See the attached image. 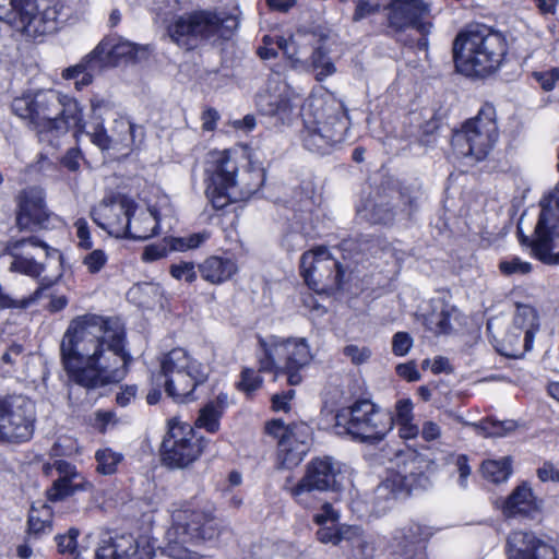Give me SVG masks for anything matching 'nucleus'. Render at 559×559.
<instances>
[{"mask_svg": "<svg viewBox=\"0 0 559 559\" xmlns=\"http://www.w3.org/2000/svg\"><path fill=\"white\" fill-rule=\"evenodd\" d=\"M60 350L70 379L86 389L121 381L131 360L124 350V330L120 322L96 314L74 319L64 333Z\"/></svg>", "mask_w": 559, "mask_h": 559, "instance_id": "obj_1", "label": "nucleus"}, {"mask_svg": "<svg viewBox=\"0 0 559 559\" xmlns=\"http://www.w3.org/2000/svg\"><path fill=\"white\" fill-rule=\"evenodd\" d=\"M171 526L165 535L163 551L173 559H199L200 548L214 544L222 525L211 511L182 507L173 512Z\"/></svg>", "mask_w": 559, "mask_h": 559, "instance_id": "obj_2", "label": "nucleus"}, {"mask_svg": "<svg viewBox=\"0 0 559 559\" xmlns=\"http://www.w3.org/2000/svg\"><path fill=\"white\" fill-rule=\"evenodd\" d=\"M507 53L506 38L486 25H473L453 43V59L459 72L486 76L499 69Z\"/></svg>", "mask_w": 559, "mask_h": 559, "instance_id": "obj_3", "label": "nucleus"}, {"mask_svg": "<svg viewBox=\"0 0 559 559\" xmlns=\"http://www.w3.org/2000/svg\"><path fill=\"white\" fill-rule=\"evenodd\" d=\"M302 117L301 140L308 151L325 154L345 140L348 117L343 104L332 95L308 98Z\"/></svg>", "mask_w": 559, "mask_h": 559, "instance_id": "obj_4", "label": "nucleus"}, {"mask_svg": "<svg viewBox=\"0 0 559 559\" xmlns=\"http://www.w3.org/2000/svg\"><path fill=\"white\" fill-rule=\"evenodd\" d=\"M206 195L216 210L249 199L264 181V171L247 167L239 173L237 160L227 152L219 153L207 169Z\"/></svg>", "mask_w": 559, "mask_h": 559, "instance_id": "obj_5", "label": "nucleus"}, {"mask_svg": "<svg viewBox=\"0 0 559 559\" xmlns=\"http://www.w3.org/2000/svg\"><path fill=\"white\" fill-rule=\"evenodd\" d=\"M237 27L234 16H223L213 10H194L175 17L167 32L171 41L191 50L204 40L229 39Z\"/></svg>", "mask_w": 559, "mask_h": 559, "instance_id": "obj_6", "label": "nucleus"}, {"mask_svg": "<svg viewBox=\"0 0 559 559\" xmlns=\"http://www.w3.org/2000/svg\"><path fill=\"white\" fill-rule=\"evenodd\" d=\"M393 425L394 417L391 413L366 399L357 400L352 405L338 409L335 415V427L342 429L338 433L349 435L352 439L360 442L381 441Z\"/></svg>", "mask_w": 559, "mask_h": 559, "instance_id": "obj_7", "label": "nucleus"}, {"mask_svg": "<svg viewBox=\"0 0 559 559\" xmlns=\"http://www.w3.org/2000/svg\"><path fill=\"white\" fill-rule=\"evenodd\" d=\"M263 357L259 359L260 371L283 373L287 376L290 385H297L302 381L300 371L309 365L312 354L306 338H280L270 337L269 341L260 340Z\"/></svg>", "mask_w": 559, "mask_h": 559, "instance_id": "obj_8", "label": "nucleus"}, {"mask_svg": "<svg viewBox=\"0 0 559 559\" xmlns=\"http://www.w3.org/2000/svg\"><path fill=\"white\" fill-rule=\"evenodd\" d=\"M342 480L340 462L332 456H317L307 463L304 476L287 491L299 506L312 508L318 492L338 491Z\"/></svg>", "mask_w": 559, "mask_h": 559, "instance_id": "obj_9", "label": "nucleus"}, {"mask_svg": "<svg viewBox=\"0 0 559 559\" xmlns=\"http://www.w3.org/2000/svg\"><path fill=\"white\" fill-rule=\"evenodd\" d=\"M437 468V459L427 453L412 451L408 460L400 469L386 477L376 489L377 498L396 499L408 496L413 490L426 489L429 485L428 474Z\"/></svg>", "mask_w": 559, "mask_h": 559, "instance_id": "obj_10", "label": "nucleus"}, {"mask_svg": "<svg viewBox=\"0 0 559 559\" xmlns=\"http://www.w3.org/2000/svg\"><path fill=\"white\" fill-rule=\"evenodd\" d=\"M498 140L496 109L491 104H485L476 117L467 120L454 141L461 147L460 153L483 160L492 150Z\"/></svg>", "mask_w": 559, "mask_h": 559, "instance_id": "obj_11", "label": "nucleus"}, {"mask_svg": "<svg viewBox=\"0 0 559 559\" xmlns=\"http://www.w3.org/2000/svg\"><path fill=\"white\" fill-rule=\"evenodd\" d=\"M348 267L325 248L307 251L300 259V273L306 284L320 294L340 289Z\"/></svg>", "mask_w": 559, "mask_h": 559, "instance_id": "obj_12", "label": "nucleus"}, {"mask_svg": "<svg viewBox=\"0 0 559 559\" xmlns=\"http://www.w3.org/2000/svg\"><path fill=\"white\" fill-rule=\"evenodd\" d=\"M203 441L189 424L169 421V430L160 448L163 464L169 468L188 467L200 457L204 448Z\"/></svg>", "mask_w": 559, "mask_h": 559, "instance_id": "obj_13", "label": "nucleus"}, {"mask_svg": "<svg viewBox=\"0 0 559 559\" xmlns=\"http://www.w3.org/2000/svg\"><path fill=\"white\" fill-rule=\"evenodd\" d=\"M34 404L24 395L0 397V442L22 443L34 432Z\"/></svg>", "mask_w": 559, "mask_h": 559, "instance_id": "obj_14", "label": "nucleus"}, {"mask_svg": "<svg viewBox=\"0 0 559 559\" xmlns=\"http://www.w3.org/2000/svg\"><path fill=\"white\" fill-rule=\"evenodd\" d=\"M421 192L419 188L403 187L397 192V203L393 204L383 197L367 200L358 207V215L370 224L388 225L397 216L412 218L419 207Z\"/></svg>", "mask_w": 559, "mask_h": 559, "instance_id": "obj_15", "label": "nucleus"}, {"mask_svg": "<svg viewBox=\"0 0 559 559\" xmlns=\"http://www.w3.org/2000/svg\"><path fill=\"white\" fill-rule=\"evenodd\" d=\"M86 133L92 143L102 151L114 150L124 156L138 148L145 138L144 128L134 124L126 117H119L114 120L111 134L107 133L106 128L100 121L92 122L91 130H87Z\"/></svg>", "mask_w": 559, "mask_h": 559, "instance_id": "obj_16", "label": "nucleus"}, {"mask_svg": "<svg viewBox=\"0 0 559 559\" xmlns=\"http://www.w3.org/2000/svg\"><path fill=\"white\" fill-rule=\"evenodd\" d=\"M37 249H40L47 259V262L37 263V282L40 285L37 289V302L55 313L68 305V298L56 292L48 293L46 288L62 276V254L39 239H37Z\"/></svg>", "mask_w": 559, "mask_h": 559, "instance_id": "obj_17", "label": "nucleus"}, {"mask_svg": "<svg viewBox=\"0 0 559 559\" xmlns=\"http://www.w3.org/2000/svg\"><path fill=\"white\" fill-rule=\"evenodd\" d=\"M386 10L388 27L395 33L415 28L427 35L432 24L429 21L431 3L429 0H390Z\"/></svg>", "mask_w": 559, "mask_h": 559, "instance_id": "obj_18", "label": "nucleus"}, {"mask_svg": "<svg viewBox=\"0 0 559 559\" xmlns=\"http://www.w3.org/2000/svg\"><path fill=\"white\" fill-rule=\"evenodd\" d=\"M154 546L147 539L131 534H105L95 551V559H152Z\"/></svg>", "mask_w": 559, "mask_h": 559, "instance_id": "obj_19", "label": "nucleus"}, {"mask_svg": "<svg viewBox=\"0 0 559 559\" xmlns=\"http://www.w3.org/2000/svg\"><path fill=\"white\" fill-rule=\"evenodd\" d=\"M53 472L58 477L53 480L51 487L47 490L49 501H61L72 496L76 491H87L93 488L92 483L76 471V467L63 460H56L53 464H44L43 473L46 476H52Z\"/></svg>", "mask_w": 559, "mask_h": 559, "instance_id": "obj_20", "label": "nucleus"}, {"mask_svg": "<svg viewBox=\"0 0 559 559\" xmlns=\"http://www.w3.org/2000/svg\"><path fill=\"white\" fill-rule=\"evenodd\" d=\"M138 205L127 197H120L110 203H103L91 212L92 219L102 229L115 237L126 235L127 222L136 212Z\"/></svg>", "mask_w": 559, "mask_h": 559, "instance_id": "obj_21", "label": "nucleus"}, {"mask_svg": "<svg viewBox=\"0 0 559 559\" xmlns=\"http://www.w3.org/2000/svg\"><path fill=\"white\" fill-rule=\"evenodd\" d=\"M207 379V371L203 365L191 367V371L162 377V383L166 393L176 402H189L194 400L195 388Z\"/></svg>", "mask_w": 559, "mask_h": 559, "instance_id": "obj_22", "label": "nucleus"}, {"mask_svg": "<svg viewBox=\"0 0 559 559\" xmlns=\"http://www.w3.org/2000/svg\"><path fill=\"white\" fill-rule=\"evenodd\" d=\"M547 214L542 211L535 227L536 238L530 241L528 237L522 236V243H530L534 254L546 263H559V221L554 227L552 234L547 230Z\"/></svg>", "mask_w": 559, "mask_h": 559, "instance_id": "obj_23", "label": "nucleus"}, {"mask_svg": "<svg viewBox=\"0 0 559 559\" xmlns=\"http://www.w3.org/2000/svg\"><path fill=\"white\" fill-rule=\"evenodd\" d=\"M102 46L103 48L97 53L102 69L116 67L121 62L134 61L138 53L145 50L144 47L116 35L105 37L96 47Z\"/></svg>", "mask_w": 559, "mask_h": 559, "instance_id": "obj_24", "label": "nucleus"}, {"mask_svg": "<svg viewBox=\"0 0 559 559\" xmlns=\"http://www.w3.org/2000/svg\"><path fill=\"white\" fill-rule=\"evenodd\" d=\"M35 0H0V20L7 22L22 36L32 37L35 29Z\"/></svg>", "mask_w": 559, "mask_h": 559, "instance_id": "obj_25", "label": "nucleus"}, {"mask_svg": "<svg viewBox=\"0 0 559 559\" xmlns=\"http://www.w3.org/2000/svg\"><path fill=\"white\" fill-rule=\"evenodd\" d=\"M432 534L431 527L409 522L393 532L390 547L396 554L412 556Z\"/></svg>", "mask_w": 559, "mask_h": 559, "instance_id": "obj_26", "label": "nucleus"}, {"mask_svg": "<svg viewBox=\"0 0 559 559\" xmlns=\"http://www.w3.org/2000/svg\"><path fill=\"white\" fill-rule=\"evenodd\" d=\"M309 435H294L290 438H285L277 441V467L283 469H292L298 466L307 455L310 444Z\"/></svg>", "mask_w": 559, "mask_h": 559, "instance_id": "obj_27", "label": "nucleus"}, {"mask_svg": "<svg viewBox=\"0 0 559 559\" xmlns=\"http://www.w3.org/2000/svg\"><path fill=\"white\" fill-rule=\"evenodd\" d=\"M457 309L444 299L437 298L430 302V309L424 314V324L436 335L449 334L452 321L456 320Z\"/></svg>", "mask_w": 559, "mask_h": 559, "instance_id": "obj_28", "label": "nucleus"}, {"mask_svg": "<svg viewBox=\"0 0 559 559\" xmlns=\"http://www.w3.org/2000/svg\"><path fill=\"white\" fill-rule=\"evenodd\" d=\"M63 95L53 90L37 91V131L40 136L53 132L51 123L62 109Z\"/></svg>", "mask_w": 559, "mask_h": 559, "instance_id": "obj_29", "label": "nucleus"}, {"mask_svg": "<svg viewBox=\"0 0 559 559\" xmlns=\"http://www.w3.org/2000/svg\"><path fill=\"white\" fill-rule=\"evenodd\" d=\"M62 109H59L57 119L51 123L52 134L58 136L66 134L70 128H76L83 131L85 122L83 121V112L79 102L72 97L63 95Z\"/></svg>", "mask_w": 559, "mask_h": 559, "instance_id": "obj_30", "label": "nucleus"}, {"mask_svg": "<svg viewBox=\"0 0 559 559\" xmlns=\"http://www.w3.org/2000/svg\"><path fill=\"white\" fill-rule=\"evenodd\" d=\"M103 48L95 47L79 63L71 66L62 71V78L66 80H75L74 84L78 90L90 85L93 82L94 74L103 69L97 59L98 51Z\"/></svg>", "mask_w": 559, "mask_h": 559, "instance_id": "obj_31", "label": "nucleus"}, {"mask_svg": "<svg viewBox=\"0 0 559 559\" xmlns=\"http://www.w3.org/2000/svg\"><path fill=\"white\" fill-rule=\"evenodd\" d=\"M198 269L201 277L213 285L228 281L238 270L233 259L218 255L209 257Z\"/></svg>", "mask_w": 559, "mask_h": 559, "instance_id": "obj_32", "label": "nucleus"}, {"mask_svg": "<svg viewBox=\"0 0 559 559\" xmlns=\"http://www.w3.org/2000/svg\"><path fill=\"white\" fill-rule=\"evenodd\" d=\"M158 226L159 222L155 211L136 210L127 222L126 235L123 237L134 240H146L157 234Z\"/></svg>", "mask_w": 559, "mask_h": 559, "instance_id": "obj_33", "label": "nucleus"}, {"mask_svg": "<svg viewBox=\"0 0 559 559\" xmlns=\"http://www.w3.org/2000/svg\"><path fill=\"white\" fill-rule=\"evenodd\" d=\"M259 111L264 116L278 117L282 121L289 117L293 105L287 91L278 94L262 93L257 97Z\"/></svg>", "mask_w": 559, "mask_h": 559, "instance_id": "obj_34", "label": "nucleus"}, {"mask_svg": "<svg viewBox=\"0 0 559 559\" xmlns=\"http://www.w3.org/2000/svg\"><path fill=\"white\" fill-rule=\"evenodd\" d=\"M202 365L181 348H174L167 353L160 361V373L156 378L157 385L162 384V377L191 371V367Z\"/></svg>", "mask_w": 559, "mask_h": 559, "instance_id": "obj_35", "label": "nucleus"}, {"mask_svg": "<svg viewBox=\"0 0 559 559\" xmlns=\"http://www.w3.org/2000/svg\"><path fill=\"white\" fill-rule=\"evenodd\" d=\"M539 545H547L532 533L515 531L507 539L508 559H528Z\"/></svg>", "mask_w": 559, "mask_h": 559, "instance_id": "obj_36", "label": "nucleus"}, {"mask_svg": "<svg viewBox=\"0 0 559 559\" xmlns=\"http://www.w3.org/2000/svg\"><path fill=\"white\" fill-rule=\"evenodd\" d=\"M511 325L514 330L524 331V350H530L539 329L536 310L528 305H518Z\"/></svg>", "mask_w": 559, "mask_h": 559, "instance_id": "obj_37", "label": "nucleus"}, {"mask_svg": "<svg viewBox=\"0 0 559 559\" xmlns=\"http://www.w3.org/2000/svg\"><path fill=\"white\" fill-rule=\"evenodd\" d=\"M227 404L228 395L219 393L214 401L209 402L200 409L199 417L195 421L197 427L203 428L211 433L218 431L219 419L223 416Z\"/></svg>", "mask_w": 559, "mask_h": 559, "instance_id": "obj_38", "label": "nucleus"}, {"mask_svg": "<svg viewBox=\"0 0 559 559\" xmlns=\"http://www.w3.org/2000/svg\"><path fill=\"white\" fill-rule=\"evenodd\" d=\"M533 510H535L533 493L525 484L518 486L503 504V513L509 518L519 514L528 515Z\"/></svg>", "mask_w": 559, "mask_h": 559, "instance_id": "obj_39", "label": "nucleus"}, {"mask_svg": "<svg viewBox=\"0 0 559 559\" xmlns=\"http://www.w3.org/2000/svg\"><path fill=\"white\" fill-rule=\"evenodd\" d=\"M35 195L33 190H24L17 197L16 224L21 229L35 225Z\"/></svg>", "mask_w": 559, "mask_h": 559, "instance_id": "obj_40", "label": "nucleus"}, {"mask_svg": "<svg viewBox=\"0 0 559 559\" xmlns=\"http://www.w3.org/2000/svg\"><path fill=\"white\" fill-rule=\"evenodd\" d=\"M309 67L314 73L317 81H323L325 78L332 75L336 70L322 45L313 47Z\"/></svg>", "mask_w": 559, "mask_h": 559, "instance_id": "obj_41", "label": "nucleus"}, {"mask_svg": "<svg viewBox=\"0 0 559 559\" xmlns=\"http://www.w3.org/2000/svg\"><path fill=\"white\" fill-rule=\"evenodd\" d=\"M13 114L24 121L27 126L35 124V93L27 91L21 96L15 97L11 105Z\"/></svg>", "mask_w": 559, "mask_h": 559, "instance_id": "obj_42", "label": "nucleus"}, {"mask_svg": "<svg viewBox=\"0 0 559 559\" xmlns=\"http://www.w3.org/2000/svg\"><path fill=\"white\" fill-rule=\"evenodd\" d=\"M80 535V531L75 527L69 528V531L66 534H59L55 537V540L57 543L58 551L60 554H70L75 555L79 550V544H78V537ZM93 534L88 533L83 538L82 544L80 545L83 549L90 548V539L92 538Z\"/></svg>", "mask_w": 559, "mask_h": 559, "instance_id": "obj_43", "label": "nucleus"}, {"mask_svg": "<svg viewBox=\"0 0 559 559\" xmlns=\"http://www.w3.org/2000/svg\"><path fill=\"white\" fill-rule=\"evenodd\" d=\"M123 455L110 448L98 449L95 452L96 472L100 475H114L118 465L122 462Z\"/></svg>", "mask_w": 559, "mask_h": 559, "instance_id": "obj_44", "label": "nucleus"}, {"mask_svg": "<svg viewBox=\"0 0 559 559\" xmlns=\"http://www.w3.org/2000/svg\"><path fill=\"white\" fill-rule=\"evenodd\" d=\"M481 472L486 479L495 484L506 481L511 474V464L508 457L501 460H488L481 465Z\"/></svg>", "mask_w": 559, "mask_h": 559, "instance_id": "obj_45", "label": "nucleus"}, {"mask_svg": "<svg viewBox=\"0 0 559 559\" xmlns=\"http://www.w3.org/2000/svg\"><path fill=\"white\" fill-rule=\"evenodd\" d=\"M27 245H29L31 247H34L35 239L33 237H29L27 239H21L14 243V246H13L14 260L11 264V269L16 272H20V273H23V274H26V275H29L33 277V276H35V263L33 262L32 259L24 258L21 254V250Z\"/></svg>", "mask_w": 559, "mask_h": 559, "instance_id": "obj_46", "label": "nucleus"}, {"mask_svg": "<svg viewBox=\"0 0 559 559\" xmlns=\"http://www.w3.org/2000/svg\"><path fill=\"white\" fill-rule=\"evenodd\" d=\"M309 427L306 424L285 425L281 419H273L265 425V432L276 438L278 441L290 438L294 435H302L308 432Z\"/></svg>", "mask_w": 559, "mask_h": 559, "instance_id": "obj_47", "label": "nucleus"}, {"mask_svg": "<svg viewBox=\"0 0 559 559\" xmlns=\"http://www.w3.org/2000/svg\"><path fill=\"white\" fill-rule=\"evenodd\" d=\"M357 534V531L352 526H341L336 528L334 525H321V528L317 532L318 539L323 544L337 545L342 542H347V538H352Z\"/></svg>", "mask_w": 559, "mask_h": 559, "instance_id": "obj_48", "label": "nucleus"}, {"mask_svg": "<svg viewBox=\"0 0 559 559\" xmlns=\"http://www.w3.org/2000/svg\"><path fill=\"white\" fill-rule=\"evenodd\" d=\"M475 427L480 430L484 437H504L515 430L516 423L514 420L500 421L488 418L481 420L478 425H475Z\"/></svg>", "mask_w": 559, "mask_h": 559, "instance_id": "obj_49", "label": "nucleus"}, {"mask_svg": "<svg viewBox=\"0 0 559 559\" xmlns=\"http://www.w3.org/2000/svg\"><path fill=\"white\" fill-rule=\"evenodd\" d=\"M209 235L206 233L191 234L186 237L169 238V247L173 251H185L200 247Z\"/></svg>", "mask_w": 559, "mask_h": 559, "instance_id": "obj_50", "label": "nucleus"}, {"mask_svg": "<svg viewBox=\"0 0 559 559\" xmlns=\"http://www.w3.org/2000/svg\"><path fill=\"white\" fill-rule=\"evenodd\" d=\"M357 531L354 537L347 538L349 543L353 556L357 559H368L372 557L373 547L364 538L362 531L358 526H352Z\"/></svg>", "mask_w": 559, "mask_h": 559, "instance_id": "obj_51", "label": "nucleus"}, {"mask_svg": "<svg viewBox=\"0 0 559 559\" xmlns=\"http://www.w3.org/2000/svg\"><path fill=\"white\" fill-rule=\"evenodd\" d=\"M276 45L278 49H281L283 53L292 61L301 62L304 60L306 52L304 48L300 47V43L297 41L294 37H278Z\"/></svg>", "mask_w": 559, "mask_h": 559, "instance_id": "obj_52", "label": "nucleus"}, {"mask_svg": "<svg viewBox=\"0 0 559 559\" xmlns=\"http://www.w3.org/2000/svg\"><path fill=\"white\" fill-rule=\"evenodd\" d=\"M114 107V103L108 98L94 95L91 98V121L88 122V128L91 129V123L94 121H100L104 124V116L110 112Z\"/></svg>", "mask_w": 559, "mask_h": 559, "instance_id": "obj_53", "label": "nucleus"}, {"mask_svg": "<svg viewBox=\"0 0 559 559\" xmlns=\"http://www.w3.org/2000/svg\"><path fill=\"white\" fill-rule=\"evenodd\" d=\"M262 382L263 379L257 371L250 368H245L241 371V379L238 383V388L249 395L257 391L262 385Z\"/></svg>", "mask_w": 559, "mask_h": 559, "instance_id": "obj_54", "label": "nucleus"}, {"mask_svg": "<svg viewBox=\"0 0 559 559\" xmlns=\"http://www.w3.org/2000/svg\"><path fill=\"white\" fill-rule=\"evenodd\" d=\"M169 272L176 280H183L187 283H193L197 280V271L193 262H180L171 264Z\"/></svg>", "mask_w": 559, "mask_h": 559, "instance_id": "obj_55", "label": "nucleus"}, {"mask_svg": "<svg viewBox=\"0 0 559 559\" xmlns=\"http://www.w3.org/2000/svg\"><path fill=\"white\" fill-rule=\"evenodd\" d=\"M171 251L169 247V238H165L162 242L146 246L142 259L146 262H153L165 258Z\"/></svg>", "mask_w": 559, "mask_h": 559, "instance_id": "obj_56", "label": "nucleus"}, {"mask_svg": "<svg viewBox=\"0 0 559 559\" xmlns=\"http://www.w3.org/2000/svg\"><path fill=\"white\" fill-rule=\"evenodd\" d=\"M532 75L545 92H550L559 81V68H551L546 71H535Z\"/></svg>", "mask_w": 559, "mask_h": 559, "instance_id": "obj_57", "label": "nucleus"}, {"mask_svg": "<svg viewBox=\"0 0 559 559\" xmlns=\"http://www.w3.org/2000/svg\"><path fill=\"white\" fill-rule=\"evenodd\" d=\"M58 10L53 8L45 9L40 14V27L37 26V34H48L58 28Z\"/></svg>", "mask_w": 559, "mask_h": 559, "instance_id": "obj_58", "label": "nucleus"}, {"mask_svg": "<svg viewBox=\"0 0 559 559\" xmlns=\"http://www.w3.org/2000/svg\"><path fill=\"white\" fill-rule=\"evenodd\" d=\"M413 337L407 332H396L392 337V352L395 356L403 357L413 347Z\"/></svg>", "mask_w": 559, "mask_h": 559, "instance_id": "obj_59", "label": "nucleus"}, {"mask_svg": "<svg viewBox=\"0 0 559 559\" xmlns=\"http://www.w3.org/2000/svg\"><path fill=\"white\" fill-rule=\"evenodd\" d=\"M37 227L39 228H50L55 227L60 223V219L57 215L50 213L46 206L43 204L41 198L37 194Z\"/></svg>", "mask_w": 559, "mask_h": 559, "instance_id": "obj_60", "label": "nucleus"}, {"mask_svg": "<svg viewBox=\"0 0 559 559\" xmlns=\"http://www.w3.org/2000/svg\"><path fill=\"white\" fill-rule=\"evenodd\" d=\"M107 262L106 253L96 249L86 254L83 259V264L87 267L88 272L92 274L98 273Z\"/></svg>", "mask_w": 559, "mask_h": 559, "instance_id": "obj_61", "label": "nucleus"}, {"mask_svg": "<svg viewBox=\"0 0 559 559\" xmlns=\"http://www.w3.org/2000/svg\"><path fill=\"white\" fill-rule=\"evenodd\" d=\"M343 354L350 359L354 365H361L366 362L370 356L371 350L366 346H357L354 344L346 345L343 348Z\"/></svg>", "mask_w": 559, "mask_h": 559, "instance_id": "obj_62", "label": "nucleus"}, {"mask_svg": "<svg viewBox=\"0 0 559 559\" xmlns=\"http://www.w3.org/2000/svg\"><path fill=\"white\" fill-rule=\"evenodd\" d=\"M500 271L506 275L511 274H527L531 272L532 266L528 262H524L519 258H512L510 261H503L499 265Z\"/></svg>", "mask_w": 559, "mask_h": 559, "instance_id": "obj_63", "label": "nucleus"}, {"mask_svg": "<svg viewBox=\"0 0 559 559\" xmlns=\"http://www.w3.org/2000/svg\"><path fill=\"white\" fill-rule=\"evenodd\" d=\"M34 301L33 295L29 297L13 298L5 294L0 286V307L9 309H25Z\"/></svg>", "mask_w": 559, "mask_h": 559, "instance_id": "obj_64", "label": "nucleus"}]
</instances>
